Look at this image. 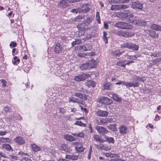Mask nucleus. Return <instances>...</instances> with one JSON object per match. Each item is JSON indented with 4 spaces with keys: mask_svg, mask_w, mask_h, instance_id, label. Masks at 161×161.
Returning a JSON list of instances; mask_svg holds the SVG:
<instances>
[{
    "mask_svg": "<svg viewBox=\"0 0 161 161\" xmlns=\"http://www.w3.org/2000/svg\"><path fill=\"white\" fill-rule=\"evenodd\" d=\"M117 16L118 17L121 19H129L130 22V20H132L131 18L134 17L133 14L131 13L130 11L127 10H124L123 12H119L117 13Z\"/></svg>",
    "mask_w": 161,
    "mask_h": 161,
    "instance_id": "nucleus-1",
    "label": "nucleus"
},
{
    "mask_svg": "<svg viewBox=\"0 0 161 161\" xmlns=\"http://www.w3.org/2000/svg\"><path fill=\"white\" fill-rule=\"evenodd\" d=\"M123 84L127 88L131 87L134 88L138 87L139 86L140 83L137 82H125V81H119V82L115 83L116 85H119Z\"/></svg>",
    "mask_w": 161,
    "mask_h": 161,
    "instance_id": "nucleus-2",
    "label": "nucleus"
},
{
    "mask_svg": "<svg viewBox=\"0 0 161 161\" xmlns=\"http://www.w3.org/2000/svg\"><path fill=\"white\" fill-rule=\"evenodd\" d=\"M114 26L123 29L130 30L132 28V26L130 24L124 22H117L114 25Z\"/></svg>",
    "mask_w": 161,
    "mask_h": 161,
    "instance_id": "nucleus-3",
    "label": "nucleus"
},
{
    "mask_svg": "<svg viewBox=\"0 0 161 161\" xmlns=\"http://www.w3.org/2000/svg\"><path fill=\"white\" fill-rule=\"evenodd\" d=\"M103 155L106 157L112 158L109 161H125L118 158L119 155L118 154H113L111 153H104Z\"/></svg>",
    "mask_w": 161,
    "mask_h": 161,
    "instance_id": "nucleus-4",
    "label": "nucleus"
},
{
    "mask_svg": "<svg viewBox=\"0 0 161 161\" xmlns=\"http://www.w3.org/2000/svg\"><path fill=\"white\" fill-rule=\"evenodd\" d=\"M122 48H127L135 51H137L139 47L135 44L131 42L124 43L121 45Z\"/></svg>",
    "mask_w": 161,
    "mask_h": 161,
    "instance_id": "nucleus-5",
    "label": "nucleus"
},
{
    "mask_svg": "<svg viewBox=\"0 0 161 161\" xmlns=\"http://www.w3.org/2000/svg\"><path fill=\"white\" fill-rule=\"evenodd\" d=\"M144 3L142 2L136 1L132 2L131 4V7L136 10H142L143 8Z\"/></svg>",
    "mask_w": 161,
    "mask_h": 161,
    "instance_id": "nucleus-6",
    "label": "nucleus"
},
{
    "mask_svg": "<svg viewBox=\"0 0 161 161\" xmlns=\"http://www.w3.org/2000/svg\"><path fill=\"white\" fill-rule=\"evenodd\" d=\"M97 101L101 103L108 105L111 103L112 101L111 99L108 97H103L98 98Z\"/></svg>",
    "mask_w": 161,
    "mask_h": 161,
    "instance_id": "nucleus-7",
    "label": "nucleus"
},
{
    "mask_svg": "<svg viewBox=\"0 0 161 161\" xmlns=\"http://www.w3.org/2000/svg\"><path fill=\"white\" fill-rule=\"evenodd\" d=\"M128 8L127 5L123 4H115L112 5L110 9L112 10L117 11Z\"/></svg>",
    "mask_w": 161,
    "mask_h": 161,
    "instance_id": "nucleus-8",
    "label": "nucleus"
},
{
    "mask_svg": "<svg viewBox=\"0 0 161 161\" xmlns=\"http://www.w3.org/2000/svg\"><path fill=\"white\" fill-rule=\"evenodd\" d=\"M130 23L135 25L142 26H145L147 25L146 21L141 19L130 20Z\"/></svg>",
    "mask_w": 161,
    "mask_h": 161,
    "instance_id": "nucleus-9",
    "label": "nucleus"
},
{
    "mask_svg": "<svg viewBox=\"0 0 161 161\" xmlns=\"http://www.w3.org/2000/svg\"><path fill=\"white\" fill-rule=\"evenodd\" d=\"M77 27L79 31V33L81 32V36L84 35V31L87 28V26L86 25L85 23H83L81 24L78 25Z\"/></svg>",
    "mask_w": 161,
    "mask_h": 161,
    "instance_id": "nucleus-10",
    "label": "nucleus"
},
{
    "mask_svg": "<svg viewBox=\"0 0 161 161\" xmlns=\"http://www.w3.org/2000/svg\"><path fill=\"white\" fill-rule=\"evenodd\" d=\"M14 141L19 145H21L25 144V141L24 138L21 136H18L14 139Z\"/></svg>",
    "mask_w": 161,
    "mask_h": 161,
    "instance_id": "nucleus-11",
    "label": "nucleus"
},
{
    "mask_svg": "<svg viewBox=\"0 0 161 161\" xmlns=\"http://www.w3.org/2000/svg\"><path fill=\"white\" fill-rule=\"evenodd\" d=\"M96 129L99 133L104 136L108 132V130L103 127L97 126Z\"/></svg>",
    "mask_w": 161,
    "mask_h": 161,
    "instance_id": "nucleus-12",
    "label": "nucleus"
},
{
    "mask_svg": "<svg viewBox=\"0 0 161 161\" xmlns=\"http://www.w3.org/2000/svg\"><path fill=\"white\" fill-rule=\"evenodd\" d=\"M54 49V52L56 53H59L62 52V46L58 42H56L55 43Z\"/></svg>",
    "mask_w": 161,
    "mask_h": 161,
    "instance_id": "nucleus-13",
    "label": "nucleus"
},
{
    "mask_svg": "<svg viewBox=\"0 0 161 161\" xmlns=\"http://www.w3.org/2000/svg\"><path fill=\"white\" fill-rule=\"evenodd\" d=\"M109 96L117 102H120L122 101L121 97L117 94L112 93L109 94Z\"/></svg>",
    "mask_w": 161,
    "mask_h": 161,
    "instance_id": "nucleus-14",
    "label": "nucleus"
},
{
    "mask_svg": "<svg viewBox=\"0 0 161 161\" xmlns=\"http://www.w3.org/2000/svg\"><path fill=\"white\" fill-rule=\"evenodd\" d=\"M85 148V147H83V145L80 142L78 143L75 147L76 152L79 153L83 152Z\"/></svg>",
    "mask_w": 161,
    "mask_h": 161,
    "instance_id": "nucleus-15",
    "label": "nucleus"
},
{
    "mask_svg": "<svg viewBox=\"0 0 161 161\" xmlns=\"http://www.w3.org/2000/svg\"><path fill=\"white\" fill-rule=\"evenodd\" d=\"M145 32L149 34L151 37L153 38H157L158 37V34L153 30H145Z\"/></svg>",
    "mask_w": 161,
    "mask_h": 161,
    "instance_id": "nucleus-16",
    "label": "nucleus"
},
{
    "mask_svg": "<svg viewBox=\"0 0 161 161\" xmlns=\"http://www.w3.org/2000/svg\"><path fill=\"white\" fill-rule=\"evenodd\" d=\"M92 48L91 44L89 43L86 44L82 46H80V48L82 49L84 51H89L92 49Z\"/></svg>",
    "mask_w": 161,
    "mask_h": 161,
    "instance_id": "nucleus-17",
    "label": "nucleus"
},
{
    "mask_svg": "<svg viewBox=\"0 0 161 161\" xmlns=\"http://www.w3.org/2000/svg\"><path fill=\"white\" fill-rule=\"evenodd\" d=\"M120 134L122 135L125 134L128 132V129L124 125H121L119 128Z\"/></svg>",
    "mask_w": 161,
    "mask_h": 161,
    "instance_id": "nucleus-18",
    "label": "nucleus"
},
{
    "mask_svg": "<svg viewBox=\"0 0 161 161\" xmlns=\"http://www.w3.org/2000/svg\"><path fill=\"white\" fill-rule=\"evenodd\" d=\"M2 148L5 149L7 151H13V150L11 146L9 144L4 143L2 145Z\"/></svg>",
    "mask_w": 161,
    "mask_h": 161,
    "instance_id": "nucleus-19",
    "label": "nucleus"
},
{
    "mask_svg": "<svg viewBox=\"0 0 161 161\" xmlns=\"http://www.w3.org/2000/svg\"><path fill=\"white\" fill-rule=\"evenodd\" d=\"M74 96L80 99H82L84 100H87L88 97L85 94L79 92L75 93L74 94Z\"/></svg>",
    "mask_w": 161,
    "mask_h": 161,
    "instance_id": "nucleus-20",
    "label": "nucleus"
},
{
    "mask_svg": "<svg viewBox=\"0 0 161 161\" xmlns=\"http://www.w3.org/2000/svg\"><path fill=\"white\" fill-rule=\"evenodd\" d=\"M69 102H72L74 103H78L80 104H83V101L81 100H79L78 98H75L73 97H69Z\"/></svg>",
    "mask_w": 161,
    "mask_h": 161,
    "instance_id": "nucleus-21",
    "label": "nucleus"
},
{
    "mask_svg": "<svg viewBox=\"0 0 161 161\" xmlns=\"http://www.w3.org/2000/svg\"><path fill=\"white\" fill-rule=\"evenodd\" d=\"M68 3L66 0H62L58 4V6L62 8H65L68 6Z\"/></svg>",
    "mask_w": 161,
    "mask_h": 161,
    "instance_id": "nucleus-22",
    "label": "nucleus"
},
{
    "mask_svg": "<svg viewBox=\"0 0 161 161\" xmlns=\"http://www.w3.org/2000/svg\"><path fill=\"white\" fill-rule=\"evenodd\" d=\"M134 35V33L132 32H127L123 31L122 36L124 37H130L133 36Z\"/></svg>",
    "mask_w": 161,
    "mask_h": 161,
    "instance_id": "nucleus-23",
    "label": "nucleus"
},
{
    "mask_svg": "<svg viewBox=\"0 0 161 161\" xmlns=\"http://www.w3.org/2000/svg\"><path fill=\"white\" fill-rule=\"evenodd\" d=\"M104 138L105 139V141H106L109 143L113 144L114 142V140L112 137H110L106 135L104 136Z\"/></svg>",
    "mask_w": 161,
    "mask_h": 161,
    "instance_id": "nucleus-24",
    "label": "nucleus"
},
{
    "mask_svg": "<svg viewBox=\"0 0 161 161\" xmlns=\"http://www.w3.org/2000/svg\"><path fill=\"white\" fill-rule=\"evenodd\" d=\"M97 115L101 117H105L108 115V113L105 111L98 110L97 112Z\"/></svg>",
    "mask_w": 161,
    "mask_h": 161,
    "instance_id": "nucleus-25",
    "label": "nucleus"
},
{
    "mask_svg": "<svg viewBox=\"0 0 161 161\" xmlns=\"http://www.w3.org/2000/svg\"><path fill=\"white\" fill-rule=\"evenodd\" d=\"M89 5L88 4H83L81 10L82 12L86 13L88 12L89 10Z\"/></svg>",
    "mask_w": 161,
    "mask_h": 161,
    "instance_id": "nucleus-26",
    "label": "nucleus"
},
{
    "mask_svg": "<svg viewBox=\"0 0 161 161\" xmlns=\"http://www.w3.org/2000/svg\"><path fill=\"white\" fill-rule=\"evenodd\" d=\"M65 158L69 159L75 160H77L78 158V157L77 155H66L65 156Z\"/></svg>",
    "mask_w": 161,
    "mask_h": 161,
    "instance_id": "nucleus-27",
    "label": "nucleus"
},
{
    "mask_svg": "<svg viewBox=\"0 0 161 161\" xmlns=\"http://www.w3.org/2000/svg\"><path fill=\"white\" fill-rule=\"evenodd\" d=\"M123 52L124 51L122 50L120 51L119 50H116L112 51L111 52V54L113 56L119 57Z\"/></svg>",
    "mask_w": 161,
    "mask_h": 161,
    "instance_id": "nucleus-28",
    "label": "nucleus"
},
{
    "mask_svg": "<svg viewBox=\"0 0 161 161\" xmlns=\"http://www.w3.org/2000/svg\"><path fill=\"white\" fill-rule=\"evenodd\" d=\"M151 29L156 31H161V26L156 24H153L151 25Z\"/></svg>",
    "mask_w": 161,
    "mask_h": 161,
    "instance_id": "nucleus-29",
    "label": "nucleus"
},
{
    "mask_svg": "<svg viewBox=\"0 0 161 161\" xmlns=\"http://www.w3.org/2000/svg\"><path fill=\"white\" fill-rule=\"evenodd\" d=\"M83 76L84 75H83L82 74L76 76L75 77L74 80L76 81H83L84 80V79H83Z\"/></svg>",
    "mask_w": 161,
    "mask_h": 161,
    "instance_id": "nucleus-30",
    "label": "nucleus"
},
{
    "mask_svg": "<svg viewBox=\"0 0 161 161\" xmlns=\"http://www.w3.org/2000/svg\"><path fill=\"white\" fill-rule=\"evenodd\" d=\"M64 138L67 140L71 142L75 140V138L72 136L66 135L64 136Z\"/></svg>",
    "mask_w": 161,
    "mask_h": 161,
    "instance_id": "nucleus-31",
    "label": "nucleus"
},
{
    "mask_svg": "<svg viewBox=\"0 0 161 161\" xmlns=\"http://www.w3.org/2000/svg\"><path fill=\"white\" fill-rule=\"evenodd\" d=\"M11 139L6 137H0V141L2 143L10 142Z\"/></svg>",
    "mask_w": 161,
    "mask_h": 161,
    "instance_id": "nucleus-32",
    "label": "nucleus"
},
{
    "mask_svg": "<svg viewBox=\"0 0 161 161\" xmlns=\"http://www.w3.org/2000/svg\"><path fill=\"white\" fill-rule=\"evenodd\" d=\"M94 138L97 141L101 142H105V140L100 138V136L98 135H95L94 136Z\"/></svg>",
    "mask_w": 161,
    "mask_h": 161,
    "instance_id": "nucleus-33",
    "label": "nucleus"
},
{
    "mask_svg": "<svg viewBox=\"0 0 161 161\" xmlns=\"http://www.w3.org/2000/svg\"><path fill=\"white\" fill-rule=\"evenodd\" d=\"M80 69L81 70H82L83 69H90L88 65V64L87 63H86L85 64H82L80 67Z\"/></svg>",
    "mask_w": 161,
    "mask_h": 161,
    "instance_id": "nucleus-34",
    "label": "nucleus"
},
{
    "mask_svg": "<svg viewBox=\"0 0 161 161\" xmlns=\"http://www.w3.org/2000/svg\"><path fill=\"white\" fill-rule=\"evenodd\" d=\"M139 56L137 55H129L126 54L125 55V57H126L127 59H131L132 60H135L137 58L139 57Z\"/></svg>",
    "mask_w": 161,
    "mask_h": 161,
    "instance_id": "nucleus-35",
    "label": "nucleus"
},
{
    "mask_svg": "<svg viewBox=\"0 0 161 161\" xmlns=\"http://www.w3.org/2000/svg\"><path fill=\"white\" fill-rule=\"evenodd\" d=\"M89 68L94 67L96 65V62L95 61L92 60L88 62Z\"/></svg>",
    "mask_w": 161,
    "mask_h": 161,
    "instance_id": "nucleus-36",
    "label": "nucleus"
},
{
    "mask_svg": "<svg viewBox=\"0 0 161 161\" xmlns=\"http://www.w3.org/2000/svg\"><path fill=\"white\" fill-rule=\"evenodd\" d=\"M31 147H32V149L35 152H37L38 151H40L41 150L40 147L39 146L36 145L34 144L31 145Z\"/></svg>",
    "mask_w": 161,
    "mask_h": 161,
    "instance_id": "nucleus-37",
    "label": "nucleus"
},
{
    "mask_svg": "<svg viewBox=\"0 0 161 161\" xmlns=\"http://www.w3.org/2000/svg\"><path fill=\"white\" fill-rule=\"evenodd\" d=\"M107 127L108 129L113 131H115L117 129L116 125L115 124H110L107 126Z\"/></svg>",
    "mask_w": 161,
    "mask_h": 161,
    "instance_id": "nucleus-38",
    "label": "nucleus"
},
{
    "mask_svg": "<svg viewBox=\"0 0 161 161\" xmlns=\"http://www.w3.org/2000/svg\"><path fill=\"white\" fill-rule=\"evenodd\" d=\"M102 148L105 151H108L111 149V147L108 145L106 144H103L102 145Z\"/></svg>",
    "mask_w": 161,
    "mask_h": 161,
    "instance_id": "nucleus-39",
    "label": "nucleus"
},
{
    "mask_svg": "<svg viewBox=\"0 0 161 161\" xmlns=\"http://www.w3.org/2000/svg\"><path fill=\"white\" fill-rule=\"evenodd\" d=\"M72 135L75 137H80L82 138L84 136V134L83 132L76 133H72Z\"/></svg>",
    "mask_w": 161,
    "mask_h": 161,
    "instance_id": "nucleus-40",
    "label": "nucleus"
},
{
    "mask_svg": "<svg viewBox=\"0 0 161 161\" xmlns=\"http://www.w3.org/2000/svg\"><path fill=\"white\" fill-rule=\"evenodd\" d=\"M7 158L10 159L11 161H12L13 160H16L17 159V157L14 156L12 154L9 155L8 156H7Z\"/></svg>",
    "mask_w": 161,
    "mask_h": 161,
    "instance_id": "nucleus-41",
    "label": "nucleus"
},
{
    "mask_svg": "<svg viewBox=\"0 0 161 161\" xmlns=\"http://www.w3.org/2000/svg\"><path fill=\"white\" fill-rule=\"evenodd\" d=\"M125 61V60L124 61H119L117 62V64L120 66L122 67H125V64H124V62Z\"/></svg>",
    "mask_w": 161,
    "mask_h": 161,
    "instance_id": "nucleus-42",
    "label": "nucleus"
},
{
    "mask_svg": "<svg viewBox=\"0 0 161 161\" xmlns=\"http://www.w3.org/2000/svg\"><path fill=\"white\" fill-rule=\"evenodd\" d=\"M81 42V41L80 39L75 40V41H74L71 43V44L72 46H75L76 44H78L80 43Z\"/></svg>",
    "mask_w": 161,
    "mask_h": 161,
    "instance_id": "nucleus-43",
    "label": "nucleus"
},
{
    "mask_svg": "<svg viewBox=\"0 0 161 161\" xmlns=\"http://www.w3.org/2000/svg\"><path fill=\"white\" fill-rule=\"evenodd\" d=\"M104 88L105 89L107 90H110L111 89V87L110 84L109 83H106L104 84Z\"/></svg>",
    "mask_w": 161,
    "mask_h": 161,
    "instance_id": "nucleus-44",
    "label": "nucleus"
},
{
    "mask_svg": "<svg viewBox=\"0 0 161 161\" xmlns=\"http://www.w3.org/2000/svg\"><path fill=\"white\" fill-rule=\"evenodd\" d=\"M96 19L97 23L98 24H100L101 23V21L100 20L99 13L98 12H97L96 13Z\"/></svg>",
    "mask_w": 161,
    "mask_h": 161,
    "instance_id": "nucleus-45",
    "label": "nucleus"
},
{
    "mask_svg": "<svg viewBox=\"0 0 161 161\" xmlns=\"http://www.w3.org/2000/svg\"><path fill=\"white\" fill-rule=\"evenodd\" d=\"M84 16L79 15L76 17L75 18V21H79L80 19L84 18Z\"/></svg>",
    "mask_w": 161,
    "mask_h": 161,
    "instance_id": "nucleus-46",
    "label": "nucleus"
},
{
    "mask_svg": "<svg viewBox=\"0 0 161 161\" xmlns=\"http://www.w3.org/2000/svg\"><path fill=\"white\" fill-rule=\"evenodd\" d=\"M75 125L80 126H84L85 127L86 126V124L82 123L80 121H77L75 123Z\"/></svg>",
    "mask_w": 161,
    "mask_h": 161,
    "instance_id": "nucleus-47",
    "label": "nucleus"
},
{
    "mask_svg": "<svg viewBox=\"0 0 161 161\" xmlns=\"http://www.w3.org/2000/svg\"><path fill=\"white\" fill-rule=\"evenodd\" d=\"M106 118L105 119H100V121L101 124V125H106L107 122L106 121Z\"/></svg>",
    "mask_w": 161,
    "mask_h": 161,
    "instance_id": "nucleus-48",
    "label": "nucleus"
},
{
    "mask_svg": "<svg viewBox=\"0 0 161 161\" xmlns=\"http://www.w3.org/2000/svg\"><path fill=\"white\" fill-rule=\"evenodd\" d=\"M93 20V18L92 17H87L86 19L85 20V21L88 24H89Z\"/></svg>",
    "mask_w": 161,
    "mask_h": 161,
    "instance_id": "nucleus-49",
    "label": "nucleus"
},
{
    "mask_svg": "<svg viewBox=\"0 0 161 161\" xmlns=\"http://www.w3.org/2000/svg\"><path fill=\"white\" fill-rule=\"evenodd\" d=\"M17 46V43L16 42L12 41L9 44L10 47L12 48L14 47H16Z\"/></svg>",
    "mask_w": 161,
    "mask_h": 161,
    "instance_id": "nucleus-50",
    "label": "nucleus"
},
{
    "mask_svg": "<svg viewBox=\"0 0 161 161\" xmlns=\"http://www.w3.org/2000/svg\"><path fill=\"white\" fill-rule=\"evenodd\" d=\"M11 108L8 107V106H6L4 108V110L5 112L7 113L10 111L11 110Z\"/></svg>",
    "mask_w": 161,
    "mask_h": 161,
    "instance_id": "nucleus-51",
    "label": "nucleus"
},
{
    "mask_svg": "<svg viewBox=\"0 0 161 161\" xmlns=\"http://www.w3.org/2000/svg\"><path fill=\"white\" fill-rule=\"evenodd\" d=\"M122 30H120L119 31H115V34L119 36H122Z\"/></svg>",
    "mask_w": 161,
    "mask_h": 161,
    "instance_id": "nucleus-52",
    "label": "nucleus"
},
{
    "mask_svg": "<svg viewBox=\"0 0 161 161\" xmlns=\"http://www.w3.org/2000/svg\"><path fill=\"white\" fill-rule=\"evenodd\" d=\"M88 84L90 85L91 86L93 87H94L95 86V82L92 80L88 81Z\"/></svg>",
    "mask_w": 161,
    "mask_h": 161,
    "instance_id": "nucleus-53",
    "label": "nucleus"
},
{
    "mask_svg": "<svg viewBox=\"0 0 161 161\" xmlns=\"http://www.w3.org/2000/svg\"><path fill=\"white\" fill-rule=\"evenodd\" d=\"M139 77L136 75H134L132 76L131 79L133 80L134 81H138Z\"/></svg>",
    "mask_w": 161,
    "mask_h": 161,
    "instance_id": "nucleus-54",
    "label": "nucleus"
},
{
    "mask_svg": "<svg viewBox=\"0 0 161 161\" xmlns=\"http://www.w3.org/2000/svg\"><path fill=\"white\" fill-rule=\"evenodd\" d=\"M8 133V132L7 131H6L0 130V136H4L5 135H6Z\"/></svg>",
    "mask_w": 161,
    "mask_h": 161,
    "instance_id": "nucleus-55",
    "label": "nucleus"
},
{
    "mask_svg": "<svg viewBox=\"0 0 161 161\" xmlns=\"http://www.w3.org/2000/svg\"><path fill=\"white\" fill-rule=\"evenodd\" d=\"M0 81L2 83V86L5 87L6 85V82L5 80H4L2 79L0 80Z\"/></svg>",
    "mask_w": 161,
    "mask_h": 161,
    "instance_id": "nucleus-56",
    "label": "nucleus"
},
{
    "mask_svg": "<svg viewBox=\"0 0 161 161\" xmlns=\"http://www.w3.org/2000/svg\"><path fill=\"white\" fill-rule=\"evenodd\" d=\"M79 11V8H76L71 10L70 12L73 13H77Z\"/></svg>",
    "mask_w": 161,
    "mask_h": 161,
    "instance_id": "nucleus-57",
    "label": "nucleus"
},
{
    "mask_svg": "<svg viewBox=\"0 0 161 161\" xmlns=\"http://www.w3.org/2000/svg\"><path fill=\"white\" fill-rule=\"evenodd\" d=\"M82 75H84L83 79H84V80L90 76V75L89 74H83Z\"/></svg>",
    "mask_w": 161,
    "mask_h": 161,
    "instance_id": "nucleus-58",
    "label": "nucleus"
},
{
    "mask_svg": "<svg viewBox=\"0 0 161 161\" xmlns=\"http://www.w3.org/2000/svg\"><path fill=\"white\" fill-rule=\"evenodd\" d=\"M129 0H119V2L120 3H125L129 2Z\"/></svg>",
    "mask_w": 161,
    "mask_h": 161,
    "instance_id": "nucleus-59",
    "label": "nucleus"
},
{
    "mask_svg": "<svg viewBox=\"0 0 161 161\" xmlns=\"http://www.w3.org/2000/svg\"><path fill=\"white\" fill-rule=\"evenodd\" d=\"M0 156L3 158H6L7 156L3 153L0 152Z\"/></svg>",
    "mask_w": 161,
    "mask_h": 161,
    "instance_id": "nucleus-60",
    "label": "nucleus"
},
{
    "mask_svg": "<svg viewBox=\"0 0 161 161\" xmlns=\"http://www.w3.org/2000/svg\"><path fill=\"white\" fill-rule=\"evenodd\" d=\"M106 121L107 123H111L113 122V119L111 118H106Z\"/></svg>",
    "mask_w": 161,
    "mask_h": 161,
    "instance_id": "nucleus-61",
    "label": "nucleus"
},
{
    "mask_svg": "<svg viewBox=\"0 0 161 161\" xmlns=\"http://www.w3.org/2000/svg\"><path fill=\"white\" fill-rule=\"evenodd\" d=\"M145 79L143 77H139L138 81L144 82L145 81Z\"/></svg>",
    "mask_w": 161,
    "mask_h": 161,
    "instance_id": "nucleus-62",
    "label": "nucleus"
},
{
    "mask_svg": "<svg viewBox=\"0 0 161 161\" xmlns=\"http://www.w3.org/2000/svg\"><path fill=\"white\" fill-rule=\"evenodd\" d=\"M108 24L105 22L104 23L103 28L105 29H108Z\"/></svg>",
    "mask_w": 161,
    "mask_h": 161,
    "instance_id": "nucleus-63",
    "label": "nucleus"
},
{
    "mask_svg": "<svg viewBox=\"0 0 161 161\" xmlns=\"http://www.w3.org/2000/svg\"><path fill=\"white\" fill-rule=\"evenodd\" d=\"M79 91L83 92H87L83 88H80L79 89Z\"/></svg>",
    "mask_w": 161,
    "mask_h": 161,
    "instance_id": "nucleus-64",
    "label": "nucleus"
}]
</instances>
